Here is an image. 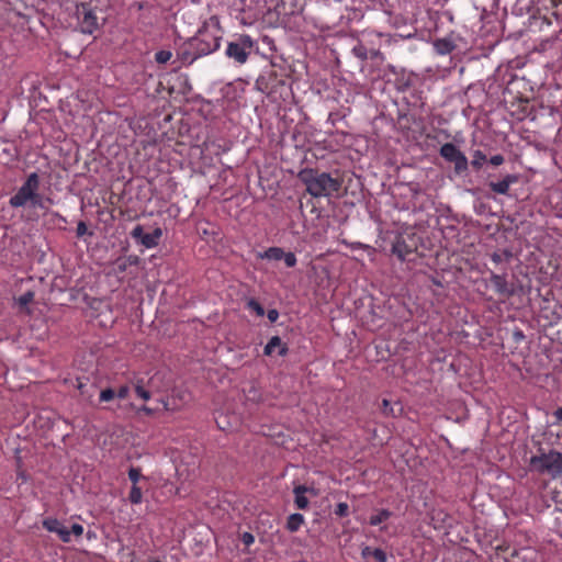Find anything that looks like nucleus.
<instances>
[{
  "label": "nucleus",
  "instance_id": "f257e3e1",
  "mask_svg": "<svg viewBox=\"0 0 562 562\" xmlns=\"http://www.w3.org/2000/svg\"><path fill=\"white\" fill-rule=\"evenodd\" d=\"M224 31L217 15L204 20L194 36L178 50L183 63L192 64L200 57L210 55L221 47Z\"/></svg>",
  "mask_w": 562,
  "mask_h": 562
},
{
  "label": "nucleus",
  "instance_id": "f03ea898",
  "mask_svg": "<svg viewBox=\"0 0 562 562\" xmlns=\"http://www.w3.org/2000/svg\"><path fill=\"white\" fill-rule=\"evenodd\" d=\"M300 178L306 186V191L314 198L328 196L338 192L341 182L327 172H317L314 169H305L300 172Z\"/></svg>",
  "mask_w": 562,
  "mask_h": 562
},
{
  "label": "nucleus",
  "instance_id": "7ed1b4c3",
  "mask_svg": "<svg viewBox=\"0 0 562 562\" xmlns=\"http://www.w3.org/2000/svg\"><path fill=\"white\" fill-rule=\"evenodd\" d=\"M38 190L40 177L37 172H32L18 189L16 193L10 198L9 204L18 209L24 207L30 202L32 207L45 209V199L38 193Z\"/></svg>",
  "mask_w": 562,
  "mask_h": 562
},
{
  "label": "nucleus",
  "instance_id": "20e7f679",
  "mask_svg": "<svg viewBox=\"0 0 562 562\" xmlns=\"http://www.w3.org/2000/svg\"><path fill=\"white\" fill-rule=\"evenodd\" d=\"M258 53V44L249 34H238L226 45L225 56L232 59L235 65H245L249 56Z\"/></svg>",
  "mask_w": 562,
  "mask_h": 562
},
{
  "label": "nucleus",
  "instance_id": "39448f33",
  "mask_svg": "<svg viewBox=\"0 0 562 562\" xmlns=\"http://www.w3.org/2000/svg\"><path fill=\"white\" fill-rule=\"evenodd\" d=\"M529 464L533 471L557 479L562 474V452L554 449L547 453L541 452L538 456H532Z\"/></svg>",
  "mask_w": 562,
  "mask_h": 562
},
{
  "label": "nucleus",
  "instance_id": "423d86ee",
  "mask_svg": "<svg viewBox=\"0 0 562 562\" xmlns=\"http://www.w3.org/2000/svg\"><path fill=\"white\" fill-rule=\"evenodd\" d=\"M255 86L257 90L270 97L277 93L281 94L282 89L285 87V80L277 70L269 68L260 72Z\"/></svg>",
  "mask_w": 562,
  "mask_h": 562
},
{
  "label": "nucleus",
  "instance_id": "0eeeda50",
  "mask_svg": "<svg viewBox=\"0 0 562 562\" xmlns=\"http://www.w3.org/2000/svg\"><path fill=\"white\" fill-rule=\"evenodd\" d=\"M131 236L145 248L151 249L159 245L160 238L162 237V229L156 227L151 233H145L142 225H136L132 229Z\"/></svg>",
  "mask_w": 562,
  "mask_h": 562
},
{
  "label": "nucleus",
  "instance_id": "6e6552de",
  "mask_svg": "<svg viewBox=\"0 0 562 562\" xmlns=\"http://www.w3.org/2000/svg\"><path fill=\"white\" fill-rule=\"evenodd\" d=\"M78 22L79 29L83 34L91 35L99 27L98 18L94 11L86 4H82L81 10L78 9Z\"/></svg>",
  "mask_w": 562,
  "mask_h": 562
},
{
  "label": "nucleus",
  "instance_id": "1a4fd4ad",
  "mask_svg": "<svg viewBox=\"0 0 562 562\" xmlns=\"http://www.w3.org/2000/svg\"><path fill=\"white\" fill-rule=\"evenodd\" d=\"M416 250L414 243H408L404 236H398L392 245V254L398 258L400 261L411 260L409 256Z\"/></svg>",
  "mask_w": 562,
  "mask_h": 562
},
{
  "label": "nucleus",
  "instance_id": "9d476101",
  "mask_svg": "<svg viewBox=\"0 0 562 562\" xmlns=\"http://www.w3.org/2000/svg\"><path fill=\"white\" fill-rule=\"evenodd\" d=\"M43 527L49 532L57 533L63 542L70 541L69 529L57 518L48 517V518L44 519Z\"/></svg>",
  "mask_w": 562,
  "mask_h": 562
},
{
  "label": "nucleus",
  "instance_id": "9b49d317",
  "mask_svg": "<svg viewBox=\"0 0 562 562\" xmlns=\"http://www.w3.org/2000/svg\"><path fill=\"white\" fill-rule=\"evenodd\" d=\"M490 281L499 295L512 296L514 294V288L508 283L506 274H497L491 272Z\"/></svg>",
  "mask_w": 562,
  "mask_h": 562
},
{
  "label": "nucleus",
  "instance_id": "f8f14e48",
  "mask_svg": "<svg viewBox=\"0 0 562 562\" xmlns=\"http://www.w3.org/2000/svg\"><path fill=\"white\" fill-rule=\"evenodd\" d=\"M518 181V177L514 173L506 175L502 180L497 182H490V188L497 194H508L512 184Z\"/></svg>",
  "mask_w": 562,
  "mask_h": 562
},
{
  "label": "nucleus",
  "instance_id": "ddd939ff",
  "mask_svg": "<svg viewBox=\"0 0 562 562\" xmlns=\"http://www.w3.org/2000/svg\"><path fill=\"white\" fill-rule=\"evenodd\" d=\"M274 348H278V353L281 357H284L289 352L288 345L282 342L281 338L279 336H272L267 345L265 346L263 353L266 356H271Z\"/></svg>",
  "mask_w": 562,
  "mask_h": 562
},
{
  "label": "nucleus",
  "instance_id": "4468645a",
  "mask_svg": "<svg viewBox=\"0 0 562 562\" xmlns=\"http://www.w3.org/2000/svg\"><path fill=\"white\" fill-rule=\"evenodd\" d=\"M541 0H516L514 11L519 14H533Z\"/></svg>",
  "mask_w": 562,
  "mask_h": 562
},
{
  "label": "nucleus",
  "instance_id": "2eb2a0df",
  "mask_svg": "<svg viewBox=\"0 0 562 562\" xmlns=\"http://www.w3.org/2000/svg\"><path fill=\"white\" fill-rule=\"evenodd\" d=\"M138 261V258L137 257H127V258H117L114 262H113V268H112V273L114 276H121L123 274L127 267L131 266V265H136Z\"/></svg>",
  "mask_w": 562,
  "mask_h": 562
},
{
  "label": "nucleus",
  "instance_id": "dca6fc26",
  "mask_svg": "<svg viewBox=\"0 0 562 562\" xmlns=\"http://www.w3.org/2000/svg\"><path fill=\"white\" fill-rule=\"evenodd\" d=\"M434 48L439 55H448L456 48V44L451 38L443 37L434 42Z\"/></svg>",
  "mask_w": 562,
  "mask_h": 562
},
{
  "label": "nucleus",
  "instance_id": "f3484780",
  "mask_svg": "<svg viewBox=\"0 0 562 562\" xmlns=\"http://www.w3.org/2000/svg\"><path fill=\"white\" fill-rule=\"evenodd\" d=\"M308 488L305 485H297L294 487V503L299 509L308 507V498L305 496Z\"/></svg>",
  "mask_w": 562,
  "mask_h": 562
},
{
  "label": "nucleus",
  "instance_id": "a211bd4d",
  "mask_svg": "<svg viewBox=\"0 0 562 562\" xmlns=\"http://www.w3.org/2000/svg\"><path fill=\"white\" fill-rule=\"evenodd\" d=\"M461 150L453 143H446L440 147V156L448 162H451Z\"/></svg>",
  "mask_w": 562,
  "mask_h": 562
},
{
  "label": "nucleus",
  "instance_id": "6ab92c4d",
  "mask_svg": "<svg viewBox=\"0 0 562 562\" xmlns=\"http://www.w3.org/2000/svg\"><path fill=\"white\" fill-rule=\"evenodd\" d=\"M284 256V250L281 247H269L262 252H258L257 257L260 259H267V260H273L278 261L281 260Z\"/></svg>",
  "mask_w": 562,
  "mask_h": 562
},
{
  "label": "nucleus",
  "instance_id": "aec40b11",
  "mask_svg": "<svg viewBox=\"0 0 562 562\" xmlns=\"http://www.w3.org/2000/svg\"><path fill=\"white\" fill-rule=\"evenodd\" d=\"M303 524L304 516L300 513H294L288 517L285 527L290 532H295L302 527Z\"/></svg>",
  "mask_w": 562,
  "mask_h": 562
},
{
  "label": "nucleus",
  "instance_id": "412c9836",
  "mask_svg": "<svg viewBox=\"0 0 562 562\" xmlns=\"http://www.w3.org/2000/svg\"><path fill=\"white\" fill-rule=\"evenodd\" d=\"M451 164H453L454 172L457 175H463L469 169V160L462 151L460 153V155L456 156Z\"/></svg>",
  "mask_w": 562,
  "mask_h": 562
},
{
  "label": "nucleus",
  "instance_id": "4be33fe9",
  "mask_svg": "<svg viewBox=\"0 0 562 562\" xmlns=\"http://www.w3.org/2000/svg\"><path fill=\"white\" fill-rule=\"evenodd\" d=\"M451 164H453L454 172L457 175H463L469 169V160L462 151L460 153V155L456 156Z\"/></svg>",
  "mask_w": 562,
  "mask_h": 562
},
{
  "label": "nucleus",
  "instance_id": "5701e85b",
  "mask_svg": "<svg viewBox=\"0 0 562 562\" xmlns=\"http://www.w3.org/2000/svg\"><path fill=\"white\" fill-rule=\"evenodd\" d=\"M355 57L360 59L361 61H366L369 59L370 50L369 46L363 42L359 41L351 49Z\"/></svg>",
  "mask_w": 562,
  "mask_h": 562
},
{
  "label": "nucleus",
  "instance_id": "b1692460",
  "mask_svg": "<svg viewBox=\"0 0 562 562\" xmlns=\"http://www.w3.org/2000/svg\"><path fill=\"white\" fill-rule=\"evenodd\" d=\"M392 516V512L389 509H380L375 515L370 516L369 524L371 526H379Z\"/></svg>",
  "mask_w": 562,
  "mask_h": 562
},
{
  "label": "nucleus",
  "instance_id": "393cba45",
  "mask_svg": "<svg viewBox=\"0 0 562 562\" xmlns=\"http://www.w3.org/2000/svg\"><path fill=\"white\" fill-rule=\"evenodd\" d=\"M513 257V254L509 249H504L502 252H498V251H494L492 255H491V260L496 263V265H499L502 263L503 261H509L510 258Z\"/></svg>",
  "mask_w": 562,
  "mask_h": 562
},
{
  "label": "nucleus",
  "instance_id": "a878e982",
  "mask_svg": "<svg viewBox=\"0 0 562 562\" xmlns=\"http://www.w3.org/2000/svg\"><path fill=\"white\" fill-rule=\"evenodd\" d=\"M486 155L482 150L476 149L472 155L471 165L473 166L474 169L479 170L486 161Z\"/></svg>",
  "mask_w": 562,
  "mask_h": 562
},
{
  "label": "nucleus",
  "instance_id": "bb28decb",
  "mask_svg": "<svg viewBox=\"0 0 562 562\" xmlns=\"http://www.w3.org/2000/svg\"><path fill=\"white\" fill-rule=\"evenodd\" d=\"M128 501L134 505H138L143 502V493L138 485H132L128 494Z\"/></svg>",
  "mask_w": 562,
  "mask_h": 562
},
{
  "label": "nucleus",
  "instance_id": "cd10ccee",
  "mask_svg": "<svg viewBox=\"0 0 562 562\" xmlns=\"http://www.w3.org/2000/svg\"><path fill=\"white\" fill-rule=\"evenodd\" d=\"M247 308L256 313L257 316L262 317L265 315L263 306L255 299H249L246 304Z\"/></svg>",
  "mask_w": 562,
  "mask_h": 562
},
{
  "label": "nucleus",
  "instance_id": "c85d7f7f",
  "mask_svg": "<svg viewBox=\"0 0 562 562\" xmlns=\"http://www.w3.org/2000/svg\"><path fill=\"white\" fill-rule=\"evenodd\" d=\"M135 393L138 397H140L144 401H148L150 398V392L145 389L143 385V380H138L135 385Z\"/></svg>",
  "mask_w": 562,
  "mask_h": 562
},
{
  "label": "nucleus",
  "instance_id": "c756f323",
  "mask_svg": "<svg viewBox=\"0 0 562 562\" xmlns=\"http://www.w3.org/2000/svg\"><path fill=\"white\" fill-rule=\"evenodd\" d=\"M171 56H172V54L170 50L161 49L155 54V60L158 64H166L167 61L170 60Z\"/></svg>",
  "mask_w": 562,
  "mask_h": 562
},
{
  "label": "nucleus",
  "instance_id": "7c9ffc66",
  "mask_svg": "<svg viewBox=\"0 0 562 562\" xmlns=\"http://www.w3.org/2000/svg\"><path fill=\"white\" fill-rule=\"evenodd\" d=\"M142 477V472L139 468L131 467L128 470V479L133 483L132 485H137L138 481Z\"/></svg>",
  "mask_w": 562,
  "mask_h": 562
},
{
  "label": "nucleus",
  "instance_id": "2f4dec72",
  "mask_svg": "<svg viewBox=\"0 0 562 562\" xmlns=\"http://www.w3.org/2000/svg\"><path fill=\"white\" fill-rule=\"evenodd\" d=\"M335 515L338 517H347L349 515V506L347 503H338L335 508Z\"/></svg>",
  "mask_w": 562,
  "mask_h": 562
},
{
  "label": "nucleus",
  "instance_id": "473e14b6",
  "mask_svg": "<svg viewBox=\"0 0 562 562\" xmlns=\"http://www.w3.org/2000/svg\"><path fill=\"white\" fill-rule=\"evenodd\" d=\"M115 397V391L106 387L100 392V402H109Z\"/></svg>",
  "mask_w": 562,
  "mask_h": 562
},
{
  "label": "nucleus",
  "instance_id": "72a5a7b5",
  "mask_svg": "<svg viewBox=\"0 0 562 562\" xmlns=\"http://www.w3.org/2000/svg\"><path fill=\"white\" fill-rule=\"evenodd\" d=\"M282 259L284 260L285 266L289 268L294 267L297 262L296 256L292 251L284 252V256L282 257Z\"/></svg>",
  "mask_w": 562,
  "mask_h": 562
},
{
  "label": "nucleus",
  "instance_id": "f704fd0d",
  "mask_svg": "<svg viewBox=\"0 0 562 562\" xmlns=\"http://www.w3.org/2000/svg\"><path fill=\"white\" fill-rule=\"evenodd\" d=\"M261 42H262V44H265V45L268 47V49H269L271 53L277 52L276 41H274L271 36H269V35H263V36L261 37Z\"/></svg>",
  "mask_w": 562,
  "mask_h": 562
},
{
  "label": "nucleus",
  "instance_id": "c9c22d12",
  "mask_svg": "<svg viewBox=\"0 0 562 562\" xmlns=\"http://www.w3.org/2000/svg\"><path fill=\"white\" fill-rule=\"evenodd\" d=\"M347 245L350 247L351 250L364 249L370 252L374 251V249L371 246L362 244L360 241H352V243H348Z\"/></svg>",
  "mask_w": 562,
  "mask_h": 562
},
{
  "label": "nucleus",
  "instance_id": "e433bc0d",
  "mask_svg": "<svg viewBox=\"0 0 562 562\" xmlns=\"http://www.w3.org/2000/svg\"><path fill=\"white\" fill-rule=\"evenodd\" d=\"M372 555L378 562H386L387 561L386 552L381 548H375L372 552Z\"/></svg>",
  "mask_w": 562,
  "mask_h": 562
},
{
  "label": "nucleus",
  "instance_id": "4c0bfd02",
  "mask_svg": "<svg viewBox=\"0 0 562 562\" xmlns=\"http://www.w3.org/2000/svg\"><path fill=\"white\" fill-rule=\"evenodd\" d=\"M33 299H34V293L31 291H27L19 297V303H20V305L24 306V305L30 304L33 301Z\"/></svg>",
  "mask_w": 562,
  "mask_h": 562
},
{
  "label": "nucleus",
  "instance_id": "58836bf2",
  "mask_svg": "<svg viewBox=\"0 0 562 562\" xmlns=\"http://www.w3.org/2000/svg\"><path fill=\"white\" fill-rule=\"evenodd\" d=\"M411 87V80L409 79H397L396 80V89L397 91L404 92Z\"/></svg>",
  "mask_w": 562,
  "mask_h": 562
},
{
  "label": "nucleus",
  "instance_id": "ea45409f",
  "mask_svg": "<svg viewBox=\"0 0 562 562\" xmlns=\"http://www.w3.org/2000/svg\"><path fill=\"white\" fill-rule=\"evenodd\" d=\"M382 413L385 416H394V411L391 402L389 400H383L382 402Z\"/></svg>",
  "mask_w": 562,
  "mask_h": 562
},
{
  "label": "nucleus",
  "instance_id": "a19ab883",
  "mask_svg": "<svg viewBox=\"0 0 562 562\" xmlns=\"http://www.w3.org/2000/svg\"><path fill=\"white\" fill-rule=\"evenodd\" d=\"M241 542L246 546V547H249L251 546L254 542H255V537L252 533L248 532V531H245L243 535H241Z\"/></svg>",
  "mask_w": 562,
  "mask_h": 562
},
{
  "label": "nucleus",
  "instance_id": "79ce46f5",
  "mask_svg": "<svg viewBox=\"0 0 562 562\" xmlns=\"http://www.w3.org/2000/svg\"><path fill=\"white\" fill-rule=\"evenodd\" d=\"M128 393H130V387L127 385H122L115 392V397H117L120 400H124L127 397Z\"/></svg>",
  "mask_w": 562,
  "mask_h": 562
},
{
  "label": "nucleus",
  "instance_id": "37998d69",
  "mask_svg": "<svg viewBox=\"0 0 562 562\" xmlns=\"http://www.w3.org/2000/svg\"><path fill=\"white\" fill-rule=\"evenodd\" d=\"M87 233H88L87 224L83 221L78 222L77 228H76L77 237H82Z\"/></svg>",
  "mask_w": 562,
  "mask_h": 562
},
{
  "label": "nucleus",
  "instance_id": "c03bdc74",
  "mask_svg": "<svg viewBox=\"0 0 562 562\" xmlns=\"http://www.w3.org/2000/svg\"><path fill=\"white\" fill-rule=\"evenodd\" d=\"M69 531L70 536L75 535L76 537H80L83 533V527L80 524H72Z\"/></svg>",
  "mask_w": 562,
  "mask_h": 562
},
{
  "label": "nucleus",
  "instance_id": "a18cd8bd",
  "mask_svg": "<svg viewBox=\"0 0 562 562\" xmlns=\"http://www.w3.org/2000/svg\"><path fill=\"white\" fill-rule=\"evenodd\" d=\"M504 156L501 155V154H497V155H494L490 158V162L493 165V166H501L503 162H504Z\"/></svg>",
  "mask_w": 562,
  "mask_h": 562
},
{
  "label": "nucleus",
  "instance_id": "49530a36",
  "mask_svg": "<svg viewBox=\"0 0 562 562\" xmlns=\"http://www.w3.org/2000/svg\"><path fill=\"white\" fill-rule=\"evenodd\" d=\"M267 317L271 323H274L279 318V312L276 308L269 310Z\"/></svg>",
  "mask_w": 562,
  "mask_h": 562
},
{
  "label": "nucleus",
  "instance_id": "de8ad7c7",
  "mask_svg": "<svg viewBox=\"0 0 562 562\" xmlns=\"http://www.w3.org/2000/svg\"><path fill=\"white\" fill-rule=\"evenodd\" d=\"M369 50H370L369 59H376V58L382 56V54H381L379 48L370 47L369 46Z\"/></svg>",
  "mask_w": 562,
  "mask_h": 562
},
{
  "label": "nucleus",
  "instance_id": "09e8293b",
  "mask_svg": "<svg viewBox=\"0 0 562 562\" xmlns=\"http://www.w3.org/2000/svg\"><path fill=\"white\" fill-rule=\"evenodd\" d=\"M553 416L559 423H562V406L554 411Z\"/></svg>",
  "mask_w": 562,
  "mask_h": 562
},
{
  "label": "nucleus",
  "instance_id": "8fccbe9b",
  "mask_svg": "<svg viewBox=\"0 0 562 562\" xmlns=\"http://www.w3.org/2000/svg\"><path fill=\"white\" fill-rule=\"evenodd\" d=\"M139 412H144L146 415H151L154 413V409L146 406V405H143L140 408H139Z\"/></svg>",
  "mask_w": 562,
  "mask_h": 562
},
{
  "label": "nucleus",
  "instance_id": "3c124183",
  "mask_svg": "<svg viewBox=\"0 0 562 562\" xmlns=\"http://www.w3.org/2000/svg\"><path fill=\"white\" fill-rule=\"evenodd\" d=\"M161 403H162L164 408H165L166 411H169V409H170V408H169V405H168V402L161 401Z\"/></svg>",
  "mask_w": 562,
  "mask_h": 562
},
{
  "label": "nucleus",
  "instance_id": "603ef678",
  "mask_svg": "<svg viewBox=\"0 0 562 562\" xmlns=\"http://www.w3.org/2000/svg\"><path fill=\"white\" fill-rule=\"evenodd\" d=\"M328 121H330L331 124H335V117H333V113H329Z\"/></svg>",
  "mask_w": 562,
  "mask_h": 562
},
{
  "label": "nucleus",
  "instance_id": "864d4df0",
  "mask_svg": "<svg viewBox=\"0 0 562 562\" xmlns=\"http://www.w3.org/2000/svg\"><path fill=\"white\" fill-rule=\"evenodd\" d=\"M57 216H59L64 222H66V217L60 216L58 213H56Z\"/></svg>",
  "mask_w": 562,
  "mask_h": 562
}]
</instances>
